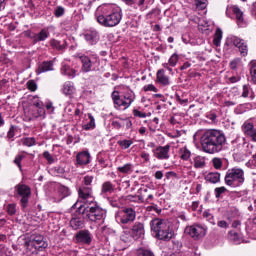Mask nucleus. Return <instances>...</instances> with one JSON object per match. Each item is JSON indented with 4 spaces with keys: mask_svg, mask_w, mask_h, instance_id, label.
Returning <instances> with one entry per match:
<instances>
[{
    "mask_svg": "<svg viewBox=\"0 0 256 256\" xmlns=\"http://www.w3.org/2000/svg\"><path fill=\"white\" fill-rule=\"evenodd\" d=\"M95 17L102 27H117L123 19V10L117 4H102L97 8Z\"/></svg>",
    "mask_w": 256,
    "mask_h": 256,
    "instance_id": "1",
    "label": "nucleus"
},
{
    "mask_svg": "<svg viewBox=\"0 0 256 256\" xmlns=\"http://www.w3.org/2000/svg\"><path fill=\"white\" fill-rule=\"evenodd\" d=\"M225 134L219 130H207L201 137V145L205 153H219L225 145Z\"/></svg>",
    "mask_w": 256,
    "mask_h": 256,
    "instance_id": "2",
    "label": "nucleus"
},
{
    "mask_svg": "<svg viewBox=\"0 0 256 256\" xmlns=\"http://www.w3.org/2000/svg\"><path fill=\"white\" fill-rule=\"evenodd\" d=\"M79 203H75L73 205V207L75 209H78V213H80V215H85L87 219H89V221H92L93 223H97V221H103L105 219V210L101 207H99V205H97V203L92 202L90 204L85 205H80L78 206Z\"/></svg>",
    "mask_w": 256,
    "mask_h": 256,
    "instance_id": "3",
    "label": "nucleus"
},
{
    "mask_svg": "<svg viewBox=\"0 0 256 256\" xmlns=\"http://www.w3.org/2000/svg\"><path fill=\"white\" fill-rule=\"evenodd\" d=\"M224 181L228 187H241L245 183V171L238 167L229 169Z\"/></svg>",
    "mask_w": 256,
    "mask_h": 256,
    "instance_id": "4",
    "label": "nucleus"
},
{
    "mask_svg": "<svg viewBox=\"0 0 256 256\" xmlns=\"http://www.w3.org/2000/svg\"><path fill=\"white\" fill-rule=\"evenodd\" d=\"M112 99L115 109H129V107H131V103L135 101V94H133V92H127L121 96L119 95V92L114 91L112 93Z\"/></svg>",
    "mask_w": 256,
    "mask_h": 256,
    "instance_id": "5",
    "label": "nucleus"
},
{
    "mask_svg": "<svg viewBox=\"0 0 256 256\" xmlns=\"http://www.w3.org/2000/svg\"><path fill=\"white\" fill-rule=\"evenodd\" d=\"M47 245L48 244L42 235H34L26 244V247L28 251L37 253V251H43V249H47Z\"/></svg>",
    "mask_w": 256,
    "mask_h": 256,
    "instance_id": "6",
    "label": "nucleus"
},
{
    "mask_svg": "<svg viewBox=\"0 0 256 256\" xmlns=\"http://www.w3.org/2000/svg\"><path fill=\"white\" fill-rule=\"evenodd\" d=\"M185 233H187V235H190L192 239L199 241V239H203V237L207 235V226L196 223L186 227Z\"/></svg>",
    "mask_w": 256,
    "mask_h": 256,
    "instance_id": "7",
    "label": "nucleus"
},
{
    "mask_svg": "<svg viewBox=\"0 0 256 256\" xmlns=\"http://www.w3.org/2000/svg\"><path fill=\"white\" fill-rule=\"evenodd\" d=\"M135 217H137V214L133 208H124L116 214V221L123 225H127V223H133V221H135Z\"/></svg>",
    "mask_w": 256,
    "mask_h": 256,
    "instance_id": "8",
    "label": "nucleus"
},
{
    "mask_svg": "<svg viewBox=\"0 0 256 256\" xmlns=\"http://www.w3.org/2000/svg\"><path fill=\"white\" fill-rule=\"evenodd\" d=\"M147 191V188H141L138 190L137 196L129 195L128 199L134 203H151L153 201V194H147Z\"/></svg>",
    "mask_w": 256,
    "mask_h": 256,
    "instance_id": "9",
    "label": "nucleus"
},
{
    "mask_svg": "<svg viewBox=\"0 0 256 256\" xmlns=\"http://www.w3.org/2000/svg\"><path fill=\"white\" fill-rule=\"evenodd\" d=\"M81 63H82V71L83 73H89L93 69V65L98 63L99 58L96 55H82L79 57Z\"/></svg>",
    "mask_w": 256,
    "mask_h": 256,
    "instance_id": "10",
    "label": "nucleus"
},
{
    "mask_svg": "<svg viewBox=\"0 0 256 256\" xmlns=\"http://www.w3.org/2000/svg\"><path fill=\"white\" fill-rule=\"evenodd\" d=\"M79 198L82 199L83 204L80 205H89L95 202V198L93 197V192L90 187L82 186L78 191Z\"/></svg>",
    "mask_w": 256,
    "mask_h": 256,
    "instance_id": "11",
    "label": "nucleus"
},
{
    "mask_svg": "<svg viewBox=\"0 0 256 256\" xmlns=\"http://www.w3.org/2000/svg\"><path fill=\"white\" fill-rule=\"evenodd\" d=\"M16 191L21 198L22 207H27L29 203V197H31V188L25 184H19L16 186Z\"/></svg>",
    "mask_w": 256,
    "mask_h": 256,
    "instance_id": "12",
    "label": "nucleus"
},
{
    "mask_svg": "<svg viewBox=\"0 0 256 256\" xmlns=\"http://www.w3.org/2000/svg\"><path fill=\"white\" fill-rule=\"evenodd\" d=\"M170 224L169 221L156 218L150 222L151 230L156 234V237H159L160 231L167 229V226Z\"/></svg>",
    "mask_w": 256,
    "mask_h": 256,
    "instance_id": "13",
    "label": "nucleus"
},
{
    "mask_svg": "<svg viewBox=\"0 0 256 256\" xmlns=\"http://www.w3.org/2000/svg\"><path fill=\"white\" fill-rule=\"evenodd\" d=\"M130 231L132 232L134 241H137V239H141L145 236V226L141 222H136Z\"/></svg>",
    "mask_w": 256,
    "mask_h": 256,
    "instance_id": "14",
    "label": "nucleus"
},
{
    "mask_svg": "<svg viewBox=\"0 0 256 256\" xmlns=\"http://www.w3.org/2000/svg\"><path fill=\"white\" fill-rule=\"evenodd\" d=\"M169 145L166 146H160L156 149L153 150L154 153V157H156V159H160V160H165V159H169Z\"/></svg>",
    "mask_w": 256,
    "mask_h": 256,
    "instance_id": "15",
    "label": "nucleus"
},
{
    "mask_svg": "<svg viewBox=\"0 0 256 256\" xmlns=\"http://www.w3.org/2000/svg\"><path fill=\"white\" fill-rule=\"evenodd\" d=\"M232 11L234 13V15L236 16V21L238 23L239 26L243 25V11H241V9H239L238 6H228L226 9V15L227 17H229V12Z\"/></svg>",
    "mask_w": 256,
    "mask_h": 256,
    "instance_id": "16",
    "label": "nucleus"
},
{
    "mask_svg": "<svg viewBox=\"0 0 256 256\" xmlns=\"http://www.w3.org/2000/svg\"><path fill=\"white\" fill-rule=\"evenodd\" d=\"M232 43L235 45V47H238L240 54L242 57H246L248 53L247 44L245 43V40H242L238 37H232Z\"/></svg>",
    "mask_w": 256,
    "mask_h": 256,
    "instance_id": "17",
    "label": "nucleus"
},
{
    "mask_svg": "<svg viewBox=\"0 0 256 256\" xmlns=\"http://www.w3.org/2000/svg\"><path fill=\"white\" fill-rule=\"evenodd\" d=\"M28 115H30L31 119H45V108H32L30 107L28 111Z\"/></svg>",
    "mask_w": 256,
    "mask_h": 256,
    "instance_id": "18",
    "label": "nucleus"
},
{
    "mask_svg": "<svg viewBox=\"0 0 256 256\" xmlns=\"http://www.w3.org/2000/svg\"><path fill=\"white\" fill-rule=\"evenodd\" d=\"M173 229H171V223L168 224L167 228L160 231L158 238L161 241H169L170 239H173Z\"/></svg>",
    "mask_w": 256,
    "mask_h": 256,
    "instance_id": "19",
    "label": "nucleus"
},
{
    "mask_svg": "<svg viewBox=\"0 0 256 256\" xmlns=\"http://www.w3.org/2000/svg\"><path fill=\"white\" fill-rule=\"evenodd\" d=\"M76 239L79 243H91V232L88 230H82L76 234Z\"/></svg>",
    "mask_w": 256,
    "mask_h": 256,
    "instance_id": "20",
    "label": "nucleus"
},
{
    "mask_svg": "<svg viewBox=\"0 0 256 256\" xmlns=\"http://www.w3.org/2000/svg\"><path fill=\"white\" fill-rule=\"evenodd\" d=\"M62 93L66 95V97H69L70 99H73L75 96L76 90L75 86L73 85V82H65L62 88Z\"/></svg>",
    "mask_w": 256,
    "mask_h": 256,
    "instance_id": "21",
    "label": "nucleus"
},
{
    "mask_svg": "<svg viewBox=\"0 0 256 256\" xmlns=\"http://www.w3.org/2000/svg\"><path fill=\"white\" fill-rule=\"evenodd\" d=\"M76 161L78 165H88L91 161V155L87 151H83L77 154Z\"/></svg>",
    "mask_w": 256,
    "mask_h": 256,
    "instance_id": "22",
    "label": "nucleus"
},
{
    "mask_svg": "<svg viewBox=\"0 0 256 256\" xmlns=\"http://www.w3.org/2000/svg\"><path fill=\"white\" fill-rule=\"evenodd\" d=\"M85 39L90 45H95L99 41L97 31H88L85 33Z\"/></svg>",
    "mask_w": 256,
    "mask_h": 256,
    "instance_id": "23",
    "label": "nucleus"
},
{
    "mask_svg": "<svg viewBox=\"0 0 256 256\" xmlns=\"http://www.w3.org/2000/svg\"><path fill=\"white\" fill-rule=\"evenodd\" d=\"M242 131L245 133V135H248L251 137L253 135V132L255 131V126L253 125V122L251 121H246L242 125Z\"/></svg>",
    "mask_w": 256,
    "mask_h": 256,
    "instance_id": "24",
    "label": "nucleus"
},
{
    "mask_svg": "<svg viewBox=\"0 0 256 256\" xmlns=\"http://www.w3.org/2000/svg\"><path fill=\"white\" fill-rule=\"evenodd\" d=\"M191 163L194 165L195 169H203V167H205V157L199 155L194 156Z\"/></svg>",
    "mask_w": 256,
    "mask_h": 256,
    "instance_id": "25",
    "label": "nucleus"
},
{
    "mask_svg": "<svg viewBox=\"0 0 256 256\" xmlns=\"http://www.w3.org/2000/svg\"><path fill=\"white\" fill-rule=\"evenodd\" d=\"M47 71H53V62H43L39 65L36 73L40 75V73H47Z\"/></svg>",
    "mask_w": 256,
    "mask_h": 256,
    "instance_id": "26",
    "label": "nucleus"
},
{
    "mask_svg": "<svg viewBox=\"0 0 256 256\" xmlns=\"http://www.w3.org/2000/svg\"><path fill=\"white\" fill-rule=\"evenodd\" d=\"M61 73L62 75H67V77H75V70L67 64V62L62 63V68H61Z\"/></svg>",
    "mask_w": 256,
    "mask_h": 256,
    "instance_id": "27",
    "label": "nucleus"
},
{
    "mask_svg": "<svg viewBox=\"0 0 256 256\" xmlns=\"http://www.w3.org/2000/svg\"><path fill=\"white\" fill-rule=\"evenodd\" d=\"M157 81L160 85H169V77L165 75V70L160 69L157 72Z\"/></svg>",
    "mask_w": 256,
    "mask_h": 256,
    "instance_id": "28",
    "label": "nucleus"
},
{
    "mask_svg": "<svg viewBox=\"0 0 256 256\" xmlns=\"http://www.w3.org/2000/svg\"><path fill=\"white\" fill-rule=\"evenodd\" d=\"M221 174L219 172H210L205 176V180L209 183H219Z\"/></svg>",
    "mask_w": 256,
    "mask_h": 256,
    "instance_id": "29",
    "label": "nucleus"
},
{
    "mask_svg": "<svg viewBox=\"0 0 256 256\" xmlns=\"http://www.w3.org/2000/svg\"><path fill=\"white\" fill-rule=\"evenodd\" d=\"M134 240H135V238H134L133 233L131 232V230L125 229L122 232L121 241H123L124 243H131V241H134Z\"/></svg>",
    "mask_w": 256,
    "mask_h": 256,
    "instance_id": "30",
    "label": "nucleus"
},
{
    "mask_svg": "<svg viewBox=\"0 0 256 256\" xmlns=\"http://www.w3.org/2000/svg\"><path fill=\"white\" fill-rule=\"evenodd\" d=\"M178 155L182 161H189L191 159V151L187 147L180 148Z\"/></svg>",
    "mask_w": 256,
    "mask_h": 256,
    "instance_id": "31",
    "label": "nucleus"
},
{
    "mask_svg": "<svg viewBox=\"0 0 256 256\" xmlns=\"http://www.w3.org/2000/svg\"><path fill=\"white\" fill-rule=\"evenodd\" d=\"M223 39V30L220 28L216 29L213 39V44L216 47H219L221 45V40Z\"/></svg>",
    "mask_w": 256,
    "mask_h": 256,
    "instance_id": "32",
    "label": "nucleus"
},
{
    "mask_svg": "<svg viewBox=\"0 0 256 256\" xmlns=\"http://www.w3.org/2000/svg\"><path fill=\"white\" fill-rule=\"evenodd\" d=\"M88 119L90 120L89 123L82 125V129H84V131H91L95 127V118L93 115L88 114Z\"/></svg>",
    "mask_w": 256,
    "mask_h": 256,
    "instance_id": "33",
    "label": "nucleus"
},
{
    "mask_svg": "<svg viewBox=\"0 0 256 256\" xmlns=\"http://www.w3.org/2000/svg\"><path fill=\"white\" fill-rule=\"evenodd\" d=\"M119 173H123L124 175H128L129 173H133V164H125L124 166H120L117 168Z\"/></svg>",
    "mask_w": 256,
    "mask_h": 256,
    "instance_id": "34",
    "label": "nucleus"
},
{
    "mask_svg": "<svg viewBox=\"0 0 256 256\" xmlns=\"http://www.w3.org/2000/svg\"><path fill=\"white\" fill-rule=\"evenodd\" d=\"M70 227H72V229L77 231V229H80V227H83V220H81L80 218H72L70 220Z\"/></svg>",
    "mask_w": 256,
    "mask_h": 256,
    "instance_id": "35",
    "label": "nucleus"
},
{
    "mask_svg": "<svg viewBox=\"0 0 256 256\" xmlns=\"http://www.w3.org/2000/svg\"><path fill=\"white\" fill-rule=\"evenodd\" d=\"M251 81L256 85V60L250 62Z\"/></svg>",
    "mask_w": 256,
    "mask_h": 256,
    "instance_id": "36",
    "label": "nucleus"
},
{
    "mask_svg": "<svg viewBox=\"0 0 256 256\" xmlns=\"http://www.w3.org/2000/svg\"><path fill=\"white\" fill-rule=\"evenodd\" d=\"M49 37V31L47 29H42L40 33L36 34L34 39L35 41H45Z\"/></svg>",
    "mask_w": 256,
    "mask_h": 256,
    "instance_id": "37",
    "label": "nucleus"
},
{
    "mask_svg": "<svg viewBox=\"0 0 256 256\" xmlns=\"http://www.w3.org/2000/svg\"><path fill=\"white\" fill-rule=\"evenodd\" d=\"M229 239H230V241H233L236 244H239V243H241V241H243V239L241 238L239 233H237L235 231L229 232Z\"/></svg>",
    "mask_w": 256,
    "mask_h": 256,
    "instance_id": "38",
    "label": "nucleus"
},
{
    "mask_svg": "<svg viewBox=\"0 0 256 256\" xmlns=\"http://www.w3.org/2000/svg\"><path fill=\"white\" fill-rule=\"evenodd\" d=\"M194 3L196 5V9L198 11H203L207 9L208 1L207 0H194Z\"/></svg>",
    "mask_w": 256,
    "mask_h": 256,
    "instance_id": "39",
    "label": "nucleus"
},
{
    "mask_svg": "<svg viewBox=\"0 0 256 256\" xmlns=\"http://www.w3.org/2000/svg\"><path fill=\"white\" fill-rule=\"evenodd\" d=\"M198 24V27L201 29V31H207L209 29V22L205 19H198L196 22Z\"/></svg>",
    "mask_w": 256,
    "mask_h": 256,
    "instance_id": "40",
    "label": "nucleus"
},
{
    "mask_svg": "<svg viewBox=\"0 0 256 256\" xmlns=\"http://www.w3.org/2000/svg\"><path fill=\"white\" fill-rule=\"evenodd\" d=\"M136 253L138 256H155L151 250L145 248H139Z\"/></svg>",
    "mask_w": 256,
    "mask_h": 256,
    "instance_id": "41",
    "label": "nucleus"
},
{
    "mask_svg": "<svg viewBox=\"0 0 256 256\" xmlns=\"http://www.w3.org/2000/svg\"><path fill=\"white\" fill-rule=\"evenodd\" d=\"M179 61V55L177 54H173L169 60H168V64L170 65V67H175L177 65Z\"/></svg>",
    "mask_w": 256,
    "mask_h": 256,
    "instance_id": "42",
    "label": "nucleus"
},
{
    "mask_svg": "<svg viewBox=\"0 0 256 256\" xmlns=\"http://www.w3.org/2000/svg\"><path fill=\"white\" fill-rule=\"evenodd\" d=\"M113 191V184L111 182H105L102 186L103 193H111Z\"/></svg>",
    "mask_w": 256,
    "mask_h": 256,
    "instance_id": "43",
    "label": "nucleus"
},
{
    "mask_svg": "<svg viewBox=\"0 0 256 256\" xmlns=\"http://www.w3.org/2000/svg\"><path fill=\"white\" fill-rule=\"evenodd\" d=\"M32 108L43 109V102L39 100L37 96L33 97Z\"/></svg>",
    "mask_w": 256,
    "mask_h": 256,
    "instance_id": "44",
    "label": "nucleus"
},
{
    "mask_svg": "<svg viewBox=\"0 0 256 256\" xmlns=\"http://www.w3.org/2000/svg\"><path fill=\"white\" fill-rule=\"evenodd\" d=\"M132 143L133 140H121L118 142L122 149H129Z\"/></svg>",
    "mask_w": 256,
    "mask_h": 256,
    "instance_id": "45",
    "label": "nucleus"
},
{
    "mask_svg": "<svg viewBox=\"0 0 256 256\" xmlns=\"http://www.w3.org/2000/svg\"><path fill=\"white\" fill-rule=\"evenodd\" d=\"M36 144L35 138H26L23 141V145H26V147H33V145Z\"/></svg>",
    "mask_w": 256,
    "mask_h": 256,
    "instance_id": "46",
    "label": "nucleus"
},
{
    "mask_svg": "<svg viewBox=\"0 0 256 256\" xmlns=\"http://www.w3.org/2000/svg\"><path fill=\"white\" fill-rule=\"evenodd\" d=\"M7 213L8 215H15V213H17V207L15 204H9L7 206Z\"/></svg>",
    "mask_w": 256,
    "mask_h": 256,
    "instance_id": "47",
    "label": "nucleus"
},
{
    "mask_svg": "<svg viewBox=\"0 0 256 256\" xmlns=\"http://www.w3.org/2000/svg\"><path fill=\"white\" fill-rule=\"evenodd\" d=\"M225 191H227V188L222 186V187L215 188L214 193L216 197L219 198L221 197V195H223V193H225Z\"/></svg>",
    "mask_w": 256,
    "mask_h": 256,
    "instance_id": "48",
    "label": "nucleus"
},
{
    "mask_svg": "<svg viewBox=\"0 0 256 256\" xmlns=\"http://www.w3.org/2000/svg\"><path fill=\"white\" fill-rule=\"evenodd\" d=\"M27 88L29 89V91H37V83H35L34 80H29L27 82Z\"/></svg>",
    "mask_w": 256,
    "mask_h": 256,
    "instance_id": "49",
    "label": "nucleus"
},
{
    "mask_svg": "<svg viewBox=\"0 0 256 256\" xmlns=\"http://www.w3.org/2000/svg\"><path fill=\"white\" fill-rule=\"evenodd\" d=\"M51 46L54 47V49H65L64 45H61V42L57 41V40H51Z\"/></svg>",
    "mask_w": 256,
    "mask_h": 256,
    "instance_id": "50",
    "label": "nucleus"
},
{
    "mask_svg": "<svg viewBox=\"0 0 256 256\" xmlns=\"http://www.w3.org/2000/svg\"><path fill=\"white\" fill-rule=\"evenodd\" d=\"M212 163H213V167H215V169H221V167L223 166V162L219 158H214L212 160Z\"/></svg>",
    "mask_w": 256,
    "mask_h": 256,
    "instance_id": "51",
    "label": "nucleus"
},
{
    "mask_svg": "<svg viewBox=\"0 0 256 256\" xmlns=\"http://www.w3.org/2000/svg\"><path fill=\"white\" fill-rule=\"evenodd\" d=\"M203 217L209 221V223H212V225H215V220L213 219V215L209 213L208 211H205L203 213Z\"/></svg>",
    "mask_w": 256,
    "mask_h": 256,
    "instance_id": "52",
    "label": "nucleus"
},
{
    "mask_svg": "<svg viewBox=\"0 0 256 256\" xmlns=\"http://www.w3.org/2000/svg\"><path fill=\"white\" fill-rule=\"evenodd\" d=\"M144 91H152L153 93H157V87L153 84H148L143 87Z\"/></svg>",
    "mask_w": 256,
    "mask_h": 256,
    "instance_id": "53",
    "label": "nucleus"
},
{
    "mask_svg": "<svg viewBox=\"0 0 256 256\" xmlns=\"http://www.w3.org/2000/svg\"><path fill=\"white\" fill-rule=\"evenodd\" d=\"M24 158L25 156L23 154H19L16 156L14 163L17 164L19 168H21V161H23Z\"/></svg>",
    "mask_w": 256,
    "mask_h": 256,
    "instance_id": "54",
    "label": "nucleus"
},
{
    "mask_svg": "<svg viewBox=\"0 0 256 256\" xmlns=\"http://www.w3.org/2000/svg\"><path fill=\"white\" fill-rule=\"evenodd\" d=\"M249 93H251V88L248 85L243 86L242 97H249Z\"/></svg>",
    "mask_w": 256,
    "mask_h": 256,
    "instance_id": "55",
    "label": "nucleus"
},
{
    "mask_svg": "<svg viewBox=\"0 0 256 256\" xmlns=\"http://www.w3.org/2000/svg\"><path fill=\"white\" fill-rule=\"evenodd\" d=\"M133 113H134V117H139L140 119H145V117H147V114L139 110H134Z\"/></svg>",
    "mask_w": 256,
    "mask_h": 256,
    "instance_id": "56",
    "label": "nucleus"
},
{
    "mask_svg": "<svg viewBox=\"0 0 256 256\" xmlns=\"http://www.w3.org/2000/svg\"><path fill=\"white\" fill-rule=\"evenodd\" d=\"M43 157H45V159L49 162V163H53L55 160L53 159V156H51V153H49V151H46L43 153Z\"/></svg>",
    "mask_w": 256,
    "mask_h": 256,
    "instance_id": "57",
    "label": "nucleus"
},
{
    "mask_svg": "<svg viewBox=\"0 0 256 256\" xmlns=\"http://www.w3.org/2000/svg\"><path fill=\"white\" fill-rule=\"evenodd\" d=\"M217 225L221 229H228L229 228V224L227 223V221H224V220L218 221Z\"/></svg>",
    "mask_w": 256,
    "mask_h": 256,
    "instance_id": "58",
    "label": "nucleus"
},
{
    "mask_svg": "<svg viewBox=\"0 0 256 256\" xmlns=\"http://www.w3.org/2000/svg\"><path fill=\"white\" fill-rule=\"evenodd\" d=\"M65 13V9L63 7H58L55 10L56 17H62V15Z\"/></svg>",
    "mask_w": 256,
    "mask_h": 256,
    "instance_id": "59",
    "label": "nucleus"
},
{
    "mask_svg": "<svg viewBox=\"0 0 256 256\" xmlns=\"http://www.w3.org/2000/svg\"><path fill=\"white\" fill-rule=\"evenodd\" d=\"M145 5V0H134V7L137 9L138 7H143Z\"/></svg>",
    "mask_w": 256,
    "mask_h": 256,
    "instance_id": "60",
    "label": "nucleus"
},
{
    "mask_svg": "<svg viewBox=\"0 0 256 256\" xmlns=\"http://www.w3.org/2000/svg\"><path fill=\"white\" fill-rule=\"evenodd\" d=\"M46 109L50 113H53L55 111V107H53V102L49 101L46 103Z\"/></svg>",
    "mask_w": 256,
    "mask_h": 256,
    "instance_id": "61",
    "label": "nucleus"
},
{
    "mask_svg": "<svg viewBox=\"0 0 256 256\" xmlns=\"http://www.w3.org/2000/svg\"><path fill=\"white\" fill-rule=\"evenodd\" d=\"M91 183H93V176H85L84 185H91Z\"/></svg>",
    "mask_w": 256,
    "mask_h": 256,
    "instance_id": "62",
    "label": "nucleus"
},
{
    "mask_svg": "<svg viewBox=\"0 0 256 256\" xmlns=\"http://www.w3.org/2000/svg\"><path fill=\"white\" fill-rule=\"evenodd\" d=\"M151 125H154V128L150 126V129L152 131H155V129H157V126L159 125V118H154L151 122Z\"/></svg>",
    "mask_w": 256,
    "mask_h": 256,
    "instance_id": "63",
    "label": "nucleus"
},
{
    "mask_svg": "<svg viewBox=\"0 0 256 256\" xmlns=\"http://www.w3.org/2000/svg\"><path fill=\"white\" fill-rule=\"evenodd\" d=\"M155 179L161 180L163 179V171H156L154 174Z\"/></svg>",
    "mask_w": 256,
    "mask_h": 256,
    "instance_id": "64",
    "label": "nucleus"
}]
</instances>
